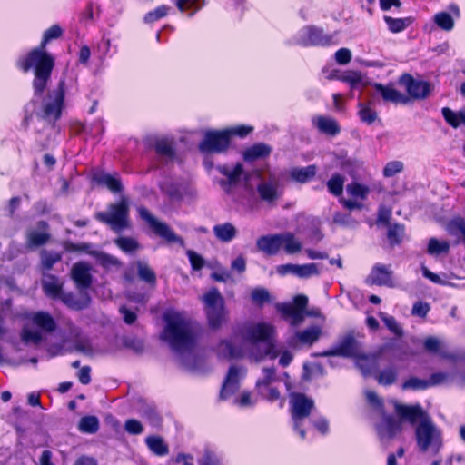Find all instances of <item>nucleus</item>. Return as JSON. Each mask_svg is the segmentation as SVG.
<instances>
[{"label":"nucleus","mask_w":465,"mask_h":465,"mask_svg":"<svg viewBox=\"0 0 465 465\" xmlns=\"http://www.w3.org/2000/svg\"><path fill=\"white\" fill-rule=\"evenodd\" d=\"M220 358H246L251 361L259 362L269 357L276 359L277 330L268 322L252 321L239 327L231 340L221 341L215 348Z\"/></svg>","instance_id":"nucleus-1"},{"label":"nucleus","mask_w":465,"mask_h":465,"mask_svg":"<svg viewBox=\"0 0 465 465\" xmlns=\"http://www.w3.org/2000/svg\"><path fill=\"white\" fill-rule=\"evenodd\" d=\"M391 403L402 420H406L411 424L418 423L415 429V436L420 450L437 453L442 446L441 431L421 407L419 405H403L395 401H391Z\"/></svg>","instance_id":"nucleus-2"},{"label":"nucleus","mask_w":465,"mask_h":465,"mask_svg":"<svg viewBox=\"0 0 465 465\" xmlns=\"http://www.w3.org/2000/svg\"><path fill=\"white\" fill-rule=\"evenodd\" d=\"M61 34L62 29L60 26H51L44 34L41 47L34 49L26 57L20 59L18 62L19 67L25 72L34 69L35 79L33 86L35 96L40 95L44 92L54 68V59L44 51L45 45L50 40L58 38Z\"/></svg>","instance_id":"nucleus-3"},{"label":"nucleus","mask_w":465,"mask_h":465,"mask_svg":"<svg viewBox=\"0 0 465 465\" xmlns=\"http://www.w3.org/2000/svg\"><path fill=\"white\" fill-rule=\"evenodd\" d=\"M163 319L166 325L162 338L177 351L190 349L195 341V332L185 316L178 312L168 311Z\"/></svg>","instance_id":"nucleus-4"},{"label":"nucleus","mask_w":465,"mask_h":465,"mask_svg":"<svg viewBox=\"0 0 465 465\" xmlns=\"http://www.w3.org/2000/svg\"><path fill=\"white\" fill-rule=\"evenodd\" d=\"M25 323L21 331V339L25 343L38 344L45 334L51 333L56 328L54 318L47 312H31L25 317Z\"/></svg>","instance_id":"nucleus-5"},{"label":"nucleus","mask_w":465,"mask_h":465,"mask_svg":"<svg viewBox=\"0 0 465 465\" xmlns=\"http://www.w3.org/2000/svg\"><path fill=\"white\" fill-rule=\"evenodd\" d=\"M315 410L314 401L303 393L290 395V411L292 426L302 439L305 438V427L310 423L309 417Z\"/></svg>","instance_id":"nucleus-6"},{"label":"nucleus","mask_w":465,"mask_h":465,"mask_svg":"<svg viewBox=\"0 0 465 465\" xmlns=\"http://www.w3.org/2000/svg\"><path fill=\"white\" fill-rule=\"evenodd\" d=\"M202 301L210 326L213 329L221 327L227 321L224 300L221 293L217 289H212L202 297Z\"/></svg>","instance_id":"nucleus-7"},{"label":"nucleus","mask_w":465,"mask_h":465,"mask_svg":"<svg viewBox=\"0 0 465 465\" xmlns=\"http://www.w3.org/2000/svg\"><path fill=\"white\" fill-rule=\"evenodd\" d=\"M365 396L368 402L375 409H377L381 416V421L377 425L378 434L381 439H391L397 432L401 430V422L396 420L394 418L385 415L383 412V403L376 392L372 391H366Z\"/></svg>","instance_id":"nucleus-8"},{"label":"nucleus","mask_w":465,"mask_h":465,"mask_svg":"<svg viewBox=\"0 0 465 465\" xmlns=\"http://www.w3.org/2000/svg\"><path fill=\"white\" fill-rule=\"evenodd\" d=\"M127 216L128 201L125 197H122L118 203L112 204L107 212L96 215L100 221L108 223L116 232L128 226Z\"/></svg>","instance_id":"nucleus-9"},{"label":"nucleus","mask_w":465,"mask_h":465,"mask_svg":"<svg viewBox=\"0 0 465 465\" xmlns=\"http://www.w3.org/2000/svg\"><path fill=\"white\" fill-rule=\"evenodd\" d=\"M292 43L303 46L336 45L333 35H325L323 30L312 25L304 26L298 31Z\"/></svg>","instance_id":"nucleus-10"},{"label":"nucleus","mask_w":465,"mask_h":465,"mask_svg":"<svg viewBox=\"0 0 465 465\" xmlns=\"http://www.w3.org/2000/svg\"><path fill=\"white\" fill-rule=\"evenodd\" d=\"M308 298L305 295H297L292 303H278L277 310L282 313V317L289 321L292 326L300 325L306 314V306Z\"/></svg>","instance_id":"nucleus-11"},{"label":"nucleus","mask_w":465,"mask_h":465,"mask_svg":"<svg viewBox=\"0 0 465 465\" xmlns=\"http://www.w3.org/2000/svg\"><path fill=\"white\" fill-rule=\"evenodd\" d=\"M64 81H60L56 89L52 91L43 101V117L48 121H55L61 115L64 99Z\"/></svg>","instance_id":"nucleus-12"},{"label":"nucleus","mask_w":465,"mask_h":465,"mask_svg":"<svg viewBox=\"0 0 465 465\" xmlns=\"http://www.w3.org/2000/svg\"><path fill=\"white\" fill-rule=\"evenodd\" d=\"M138 213L143 220L147 222L153 232L168 242L183 245V240L178 236L167 224L159 222L144 207H139Z\"/></svg>","instance_id":"nucleus-13"},{"label":"nucleus","mask_w":465,"mask_h":465,"mask_svg":"<svg viewBox=\"0 0 465 465\" xmlns=\"http://www.w3.org/2000/svg\"><path fill=\"white\" fill-rule=\"evenodd\" d=\"M229 132L209 131L206 132L199 148L203 153H221L229 146Z\"/></svg>","instance_id":"nucleus-14"},{"label":"nucleus","mask_w":465,"mask_h":465,"mask_svg":"<svg viewBox=\"0 0 465 465\" xmlns=\"http://www.w3.org/2000/svg\"><path fill=\"white\" fill-rule=\"evenodd\" d=\"M246 369L237 365L230 367L226 378L224 380L220 396L222 399H227L233 394L240 385V381L245 376Z\"/></svg>","instance_id":"nucleus-15"},{"label":"nucleus","mask_w":465,"mask_h":465,"mask_svg":"<svg viewBox=\"0 0 465 465\" xmlns=\"http://www.w3.org/2000/svg\"><path fill=\"white\" fill-rule=\"evenodd\" d=\"M361 344L353 336H345L337 345V347L326 353V355H340L343 357H359L361 353Z\"/></svg>","instance_id":"nucleus-16"},{"label":"nucleus","mask_w":465,"mask_h":465,"mask_svg":"<svg viewBox=\"0 0 465 465\" xmlns=\"http://www.w3.org/2000/svg\"><path fill=\"white\" fill-rule=\"evenodd\" d=\"M400 84L406 88L411 97L416 99L425 98L430 91V84L427 82L415 80L409 74L402 75Z\"/></svg>","instance_id":"nucleus-17"},{"label":"nucleus","mask_w":465,"mask_h":465,"mask_svg":"<svg viewBox=\"0 0 465 465\" xmlns=\"http://www.w3.org/2000/svg\"><path fill=\"white\" fill-rule=\"evenodd\" d=\"M90 266L85 262H76L71 270V277L77 289L81 292L88 289L92 283V275Z\"/></svg>","instance_id":"nucleus-18"},{"label":"nucleus","mask_w":465,"mask_h":465,"mask_svg":"<svg viewBox=\"0 0 465 465\" xmlns=\"http://www.w3.org/2000/svg\"><path fill=\"white\" fill-rule=\"evenodd\" d=\"M392 274L393 272L390 266L378 263L373 266L371 272L369 275V281L372 284L393 287L394 283L392 280Z\"/></svg>","instance_id":"nucleus-19"},{"label":"nucleus","mask_w":465,"mask_h":465,"mask_svg":"<svg viewBox=\"0 0 465 465\" xmlns=\"http://www.w3.org/2000/svg\"><path fill=\"white\" fill-rule=\"evenodd\" d=\"M302 241L293 232H281V251L285 254L296 255L302 252Z\"/></svg>","instance_id":"nucleus-20"},{"label":"nucleus","mask_w":465,"mask_h":465,"mask_svg":"<svg viewBox=\"0 0 465 465\" xmlns=\"http://www.w3.org/2000/svg\"><path fill=\"white\" fill-rule=\"evenodd\" d=\"M257 247L268 255H276L281 252V233L260 237L257 240Z\"/></svg>","instance_id":"nucleus-21"},{"label":"nucleus","mask_w":465,"mask_h":465,"mask_svg":"<svg viewBox=\"0 0 465 465\" xmlns=\"http://www.w3.org/2000/svg\"><path fill=\"white\" fill-rule=\"evenodd\" d=\"M340 81L348 84L351 90H361L371 84L366 75L358 71L343 72Z\"/></svg>","instance_id":"nucleus-22"},{"label":"nucleus","mask_w":465,"mask_h":465,"mask_svg":"<svg viewBox=\"0 0 465 465\" xmlns=\"http://www.w3.org/2000/svg\"><path fill=\"white\" fill-rule=\"evenodd\" d=\"M322 333V330L318 326H312L302 331H297L294 337L291 340L290 344H312L315 342Z\"/></svg>","instance_id":"nucleus-23"},{"label":"nucleus","mask_w":465,"mask_h":465,"mask_svg":"<svg viewBox=\"0 0 465 465\" xmlns=\"http://www.w3.org/2000/svg\"><path fill=\"white\" fill-rule=\"evenodd\" d=\"M260 197L266 202H273L279 197V183L275 179L262 182L258 185Z\"/></svg>","instance_id":"nucleus-24"},{"label":"nucleus","mask_w":465,"mask_h":465,"mask_svg":"<svg viewBox=\"0 0 465 465\" xmlns=\"http://www.w3.org/2000/svg\"><path fill=\"white\" fill-rule=\"evenodd\" d=\"M312 123L319 131L328 135L334 136L340 133L337 121L331 117L319 115L313 118Z\"/></svg>","instance_id":"nucleus-25"},{"label":"nucleus","mask_w":465,"mask_h":465,"mask_svg":"<svg viewBox=\"0 0 465 465\" xmlns=\"http://www.w3.org/2000/svg\"><path fill=\"white\" fill-rule=\"evenodd\" d=\"M213 234L223 242H232L237 235V228L231 223H218L213 226Z\"/></svg>","instance_id":"nucleus-26"},{"label":"nucleus","mask_w":465,"mask_h":465,"mask_svg":"<svg viewBox=\"0 0 465 465\" xmlns=\"http://www.w3.org/2000/svg\"><path fill=\"white\" fill-rule=\"evenodd\" d=\"M42 284L46 295L53 298H59L62 295L63 283L58 278L51 274H45L43 277Z\"/></svg>","instance_id":"nucleus-27"},{"label":"nucleus","mask_w":465,"mask_h":465,"mask_svg":"<svg viewBox=\"0 0 465 465\" xmlns=\"http://www.w3.org/2000/svg\"><path fill=\"white\" fill-rule=\"evenodd\" d=\"M49 234L47 232V224L40 223L37 229L31 230L27 233V241L31 246H39L47 242Z\"/></svg>","instance_id":"nucleus-28"},{"label":"nucleus","mask_w":465,"mask_h":465,"mask_svg":"<svg viewBox=\"0 0 465 465\" xmlns=\"http://www.w3.org/2000/svg\"><path fill=\"white\" fill-rule=\"evenodd\" d=\"M424 349L433 354L440 355L441 357H447V344L446 342L437 337L430 336L424 340L423 341Z\"/></svg>","instance_id":"nucleus-29"},{"label":"nucleus","mask_w":465,"mask_h":465,"mask_svg":"<svg viewBox=\"0 0 465 465\" xmlns=\"http://www.w3.org/2000/svg\"><path fill=\"white\" fill-rule=\"evenodd\" d=\"M373 87L381 94V97L386 102L401 103L405 101L404 96L391 86H384L381 84L375 83L373 84Z\"/></svg>","instance_id":"nucleus-30"},{"label":"nucleus","mask_w":465,"mask_h":465,"mask_svg":"<svg viewBox=\"0 0 465 465\" xmlns=\"http://www.w3.org/2000/svg\"><path fill=\"white\" fill-rule=\"evenodd\" d=\"M94 179L98 183L105 185L113 193L121 192L123 189L122 183L117 175L98 173L94 176Z\"/></svg>","instance_id":"nucleus-31"},{"label":"nucleus","mask_w":465,"mask_h":465,"mask_svg":"<svg viewBox=\"0 0 465 465\" xmlns=\"http://www.w3.org/2000/svg\"><path fill=\"white\" fill-rule=\"evenodd\" d=\"M219 172L226 176L227 183L230 185L236 184L242 175V166L241 163H237L234 166L222 165L218 167Z\"/></svg>","instance_id":"nucleus-32"},{"label":"nucleus","mask_w":465,"mask_h":465,"mask_svg":"<svg viewBox=\"0 0 465 465\" xmlns=\"http://www.w3.org/2000/svg\"><path fill=\"white\" fill-rule=\"evenodd\" d=\"M317 168L315 165H309L302 168H293L290 174L293 180L303 183L312 179L315 176Z\"/></svg>","instance_id":"nucleus-33"},{"label":"nucleus","mask_w":465,"mask_h":465,"mask_svg":"<svg viewBox=\"0 0 465 465\" xmlns=\"http://www.w3.org/2000/svg\"><path fill=\"white\" fill-rule=\"evenodd\" d=\"M346 192L351 198L363 202L370 193V188L358 182H352L347 184Z\"/></svg>","instance_id":"nucleus-34"},{"label":"nucleus","mask_w":465,"mask_h":465,"mask_svg":"<svg viewBox=\"0 0 465 465\" xmlns=\"http://www.w3.org/2000/svg\"><path fill=\"white\" fill-rule=\"evenodd\" d=\"M450 251V243L445 240L430 238L428 242L427 252L432 256L447 254Z\"/></svg>","instance_id":"nucleus-35"},{"label":"nucleus","mask_w":465,"mask_h":465,"mask_svg":"<svg viewBox=\"0 0 465 465\" xmlns=\"http://www.w3.org/2000/svg\"><path fill=\"white\" fill-rule=\"evenodd\" d=\"M398 377V370L394 366L387 367L379 371L376 375V380L379 384L389 386L394 383Z\"/></svg>","instance_id":"nucleus-36"},{"label":"nucleus","mask_w":465,"mask_h":465,"mask_svg":"<svg viewBox=\"0 0 465 465\" xmlns=\"http://www.w3.org/2000/svg\"><path fill=\"white\" fill-rule=\"evenodd\" d=\"M148 448L156 455L163 456L169 451L167 444L163 440L157 436H151L146 439Z\"/></svg>","instance_id":"nucleus-37"},{"label":"nucleus","mask_w":465,"mask_h":465,"mask_svg":"<svg viewBox=\"0 0 465 465\" xmlns=\"http://www.w3.org/2000/svg\"><path fill=\"white\" fill-rule=\"evenodd\" d=\"M356 364L359 369H361L363 375H369L372 372L373 369L376 366V358L374 356L362 355L360 354L359 357H356Z\"/></svg>","instance_id":"nucleus-38"},{"label":"nucleus","mask_w":465,"mask_h":465,"mask_svg":"<svg viewBox=\"0 0 465 465\" xmlns=\"http://www.w3.org/2000/svg\"><path fill=\"white\" fill-rule=\"evenodd\" d=\"M384 21L392 33H400L405 30L411 23V18H392L389 15L384 16Z\"/></svg>","instance_id":"nucleus-39"},{"label":"nucleus","mask_w":465,"mask_h":465,"mask_svg":"<svg viewBox=\"0 0 465 465\" xmlns=\"http://www.w3.org/2000/svg\"><path fill=\"white\" fill-rule=\"evenodd\" d=\"M320 274L317 263L297 264L296 275L301 279H308Z\"/></svg>","instance_id":"nucleus-40"},{"label":"nucleus","mask_w":465,"mask_h":465,"mask_svg":"<svg viewBox=\"0 0 465 465\" xmlns=\"http://www.w3.org/2000/svg\"><path fill=\"white\" fill-rule=\"evenodd\" d=\"M137 273L141 280L154 285L156 282V276L153 271L149 267L146 262H137Z\"/></svg>","instance_id":"nucleus-41"},{"label":"nucleus","mask_w":465,"mask_h":465,"mask_svg":"<svg viewBox=\"0 0 465 465\" xmlns=\"http://www.w3.org/2000/svg\"><path fill=\"white\" fill-rule=\"evenodd\" d=\"M78 429L84 433H94L99 429V420L95 416H85L80 420Z\"/></svg>","instance_id":"nucleus-42"},{"label":"nucleus","mask_w":465,"mask_h":465,"mask_svg":"<svg viewBox=\"0 0 465 465\" xmlns=\"http://www.w3.org/2000/svg\"><path fill=\"white\" fill-rule=\"evenodd\" d=\"M270 153V148L263 143L255 144L252 147L249 148L244 153V159L247 161H252L263 156H266Z\"/></svg>","instance_id":"nucleus-43"},{"label":"nucleus","mask_w":465,"mask_h":465,"mask_svg":"<svg viewBox=\"0 0 465 465\" xmlns=\"http://www.w3.org/2000/svg\"><path fill=\"white\" fill-rule=\"evenodd\" d=\"M434 23L444 31H450L454 27V20L451 15L446 12L437 13L433 17Z\"/></svg>","instance_id":"nucleus-44"},{"label":"nucleus","mask_w":465,"mask_h":465,"mask_svg":"<svg viewBox=\"0 0 465 465\" xmlns=\"http://www.w3.org/2000/svg\"><path fill=\"white\" fill-rule=\"evenodd\" d=\"M276 380L274 368H264L262 370V378L256 382L257 389L261 394L264 393L263 388H267L272 381Z\"/></svg>","instance_id":"nucleus-45"},{"label":"nucleus","mask_w":465,"mask_h":465,"mask_svg":"<svg viewBox=\"0 0 465 465\" xmlns=\"http://www.w3.org/2000/svg\"><path fill=\"white\" fill-rule=\"evenodd\" d=\"M344 178L341 174H334L327 183V188L335 196L341 195L343 192Z\"/></svg>","instance_id":"nucleus-46"},{"label":"nucleus","mask_w":465,"mask_h":465,"mask_svg":"<svg viewBox=\"0 0 465 465\" xmlns=\"http://www.w3.org/2000/svg\"><path fill=\"white\" fill-rule=\"evenodd\" d=\"M155 150L160 156L166 159H172L173 156V149L172 143L165 138L159 139L155 143Z\"/></svg>","instance_id":"nucleus-47"},{"label":"nucleus","mask_w":465,"mask_h":465,"mask_svg":"<svg viewBox=\"0 0 465 465\" xmlns=\"http://www.w3.org/2000/svg\"><path fill=\"white\" fill-rule=\"evenodd\" d=\"M68 307L75 309V310H81L87 306L88 303V298L84 297L81 301H77L74 299V295L72 293H62V295L59 297Z\"/></svg>","instance_id":"nucleus-48"},{"label":"nucleus","mask_w":465,"mask_h":465,"mask_svg":"<svg viewBox=\"0 0 465 465\" xmlns=\"http://www.w3.org/2000/svg\"><path fill=\"white\" fill-rule=\"evenodd\" d=\"M180 11L184 12L190 8L193 11L190 14L192 15L194 12L202 8L204 5V0H173Z\"/></svg>","instance_id":"nucleus-49"},{"label":"nucleus","mask_w":465,"mask_h":465,"mask_svg":"<svg viewBox=\"0 0 465 465\" xmlns=\"http://www.w3.org/2000/svg\"><path fill=\"white\" fill-rule=\"evenodd\" d=\"M430 387V382H428V380L420 379L417 377H411L408 379L404 383L402 384L403 390H425Z\"/></svg>","instance_id":"nucleus-50"},{"label":"nucleus","mask_w":465,"mask_h":465,"mask_svg":"<svg viewBox=\"0 0 465 465\" xmlns=\"http://www.w3.org/2000/svg\"><path fill=\"white\" fill-rule=\"evenodd\" d=\"M359 108V116L362 122L371 124L376 120V112L372 110L368 104L360 103Z\"/></svg>","instance_id":"nucleus-51"},{"label":"nucleus","mask_w":465,"mask_h":465,"mask_svg":"<svg viewBox=\"0 0 465 465\" xmlns=\"http://www.w3.org/2000/svg\"><path fill=\"white\" fill-rule=\"evenodd\" d=\"M117 246L125 252H134L139 248L138 242L129 237H120L115 240Z\"/></svg>","instance_id":"nucleus-52"},{"label":"nucleus","mask_w":465,"mask_h":465,"mask_svg":"<svg viewBox=\"0 0 465 465\" xmlns=\"http://www.w3.org/2000/svg\"><path fill=\"white\" fill-rule=\"evenodd\" d=\"M170 7L167 5H161L155 8L154 10L147 13L144 15V22L145 23H153L155 21H158L159 19L164 17L167 15V14L170 11Z\"/></svg>","instance_id":"nucleus-53"},{"label":"nucleus","mask_w":465,"mask_h":465,"mask_svg":"<svg viewBox=\"0 0 465 465\" xmlns=\"http://www.w3.org/2000/svg\"><path fill=\"white\" fill-rule=\"evenodd\" d=\"M252 300L255 304L262 305L264 302L270 301V293L264 288H256L252 292Z\"/></svg>","instance_id":"nucleus-54"},{"label":"nucleus","mask_w":465,"mask_h":465,"mask_svg":"<svg viewBox=\"0 0 465 465\" xmlns=\"http://www.w3.org/2000/svg\"><path fill=\"white\" fill-rule=\"evenodd\" d=\"M404 164L401 161L389 162L383 168V175L385 177H392L403 170Z\"/></svg>","instance_id":"nucleus-55"},{"label":"nucleus","mask_w":465,"mask_h":465,"mask_svg":"<svg viewBox=\"0 0 465 465\" xmlns=\"http://www.w3.org/2000/svg\"><path fill=\"white\" fill-rule=\"evenodd\" d=\"M442 115L446 122L452 127L457 128L460 125L459 112H454L448 107H444L442 109Z\"/></svg>","instance_id":"nucleus-56"},{"label":"nucleus","mask_w":465,"mask_h":465,"mask_svg":"<svg viewBox=\"0 0 465 465\" xmlns=\"http://www.w3.org/2000/svg\"><path fill=\"white\" fill-rule=\"evenodd\" d=\"M380 316L382 319V321L384 322L387 328L391 332H393L394 334L399 335V336L401 335V333H402L401 328L399 326V324L394 317L386 315L385 313H381Z\"/></svg>","instance_id":"nucleus-57"},{"label":"nucleus","mask_w":465,"mask_h":465,"mask_svg":"<svg viewBox=\"0 0 465 465\" xmlns=\"http://www.w3.org/2000/svg\"><path fill=\"white\" fill-rule=\"evenodd\" d=\"M404 229L399 224L391 226L388 231V238L391 244L399 243L403 236Z\"/></svg>","instance_id":"nucleus-58"},{"label":"nucleus","mask_w":465,"mask_h":465,"mask_svg":"<svg viewBox=\"0 0 465 465\" xmlns=\"http://www.w3.org/2000/svg\"><path fill=\"white\" fill-rule=\"evenodd\" d=\"M61 259L56 252H43L41 253L42 264L45 269H51L52 266Z\"/></svg>","instance_id":"nucleus-59"},{"label":"nucleus","mask_w":465,"mask_h":465,"mask_svg":"<svg viewBox=\"0 0 465 465\" xmlns=\"http://www.w3.org/2000/svg\"><path fill=\"white\" fill-rule=\"evenodd\" d=\"M334 57L339 64L345 65L351 62L352 54L350 49L341 48L336 51Z\"/></svg>","instance_id":"nucleus-60"},{"label":"nucleus","mask_w":465,"mask_h":465,"mask_svg":"<svg viewBox=\"0 0 465 465\" xmlns=\"http://www.w3.org/2000/svg\"><path fill=\"white\" fill-rule=\"evenodd\" d=\"M279 364L282 367H287L293 359V354L286 348L278 347Z\"/></svg>","instance_id":"nucleus-61"},{"label":"nucleus","mask_w":465,"mask_h":465,"mask_svg":"<svg viewBox=\"0 0 465 465\" xmlns=\"http://www.w3.org/2000/svg\"><path fill=\"white\" fill-rule=\"evenodd\" d=\"M124 428L130 434H141L143 430L142 423L134 419L127 420Z\"/></svg>","instance_id":"nucleus-62"},{"label":"nucleus","mask_w":465,"mask_h":465,"mask_svg":"<svg viewBox=\"0 0 465 465\" xmlns=\"http://www.w3.org/2000/svg\"><path fill=\"white\" fill-rule=\"evenodd\" d=\"M187 255L193 269L200 270L203 267L204 261L201 255L192 250L187 251Z\"/></svg>","instance_id":"nucleus-63"},{"label":"nucleus","mask_w":465,"mask_h":465,"mask_svg":"<svg viewBox=\"0 0 465 465\" xmlns=\"http://www.w3.org/2000/svg\"><path fill=\"white\" fill-rule=\"evenodd\" d=\"M430 311V305L427 302H417L412 307V314L419 317H425Z\"/></svg>","instance_id":"nucleus-64"}]
</instances>
